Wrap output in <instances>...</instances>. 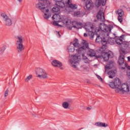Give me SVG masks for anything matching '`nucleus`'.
Segmentation results:
<instances>
[{
	"label": "nucleus",
	"mask_w": 130,
	"mask_h": 130,
	"mask_svg": "<svg viewBox=\"0 0 130 130\" xmlns=\"http://www.w3.org/2000/svg\"><path fill=\"white\" fill-rule=\"evenodd\" d=\"M66 26L67 28L69 29H72V28H75V29H82L83 27V23L78 21H73L72 23L71 20H69L66 22Z\"/></svg>",
	"instance_id": "7"
},
{
	"label": "nucleus",
	"mask_w": 130,
	"mask_h": 130,
	"mask_svg": "<svg viewBox=\"0 0 130 130\" xmlns=\"http://www.w3.org/2000/svg\"><path fill=\"white\" fill-rule=\"evenodd\" d=\"M68 49L69 52H74V51H76V49H77V48H75L74 47L70 46L68 47Z\"/></svg>",
	"instance_id": "28"
},
{
	"label": "nucleus",
	"mask_w": 130,
	"mask_h": 130,
	"mask_svg": "<svg viewBox=\"0 0 130 130\" xmlns=\"http://www.w3.org/2000/svg\"><path fill=\"white\" fill-rule=\"evenodd\" d=\"M88 67L86 65H84L82 66V69H84V70H87V68Z\"/></svg>",
	"instance_id": "39"
},
{
	"label": "nucleus",
	"mask_w": 130,
	"mask_h": 130,
	"mask_svg": "<svg viewBox=\"0 0 130 130\" xmlns=\"http://www.w3.org/2000/svg\"><path fill=\"white\" fill-rule=\"evenodd\" d=\"M72 99L67 98L66 101V109H71V104L72 102Z\"/></svg>",
	"instance_id": "18"
},
{
	"label": "nucleus",
	"mask_w": 130,
	"mask_h": 130,
	"mask_svg": "<svg viewBox=\"0 0 130 130\" xmlns=\"http://www.w3.org/2000/svg\"><path fill=\"white\" fill-rule=\"evenodd\" d=\"M52 11L53 13H58V11H59V8L57 7H54L52 9Z\"/></svg>",
	"instance_id": "30"
},
{
	"label": "nucleus",
	"mask_w": 130,
	"mask_h": 130,
	"mask_svg": "<svg viewBox=\"0 0 130 130\" xmlns=\"http://www.w3.org/2000/svg\"><path fill=\"white\" fill-rule=\"evenodd\" d=\"M55 2L56 6L59 7V8H64L66 7V4L62 2V0H53Z\"/></svg>",
	"instance_id": "16"
},
{
	"label": "nucleus",
	"mask_w": 130,
	"mask_h": 130,
	"mask_svg": "<svg viewBox=\"0 0 130 130\" xmlns=\"http://www.w3.org/2000/svg\"><path fill=\"white\" fill-rule=\"evenodd\" d=\"M7 49V46L3 45L2 47L0 48V54H2L3 52H5V50Z\"/></svg>",
	"instance_id": "29"
},
{
	"label": "nucleus",
	"mask_w": 130,
	"mask_h": 130,
	"mask_svg": "<svg viewBox=\"0 0 130 130\" xmlns=\"http://www.w3.org/2000/svg\"><path fill=\"white\" fill-rule=\"evenodd\" d=\"M74 17H83V16H84V14L82 12L76 11L74 12Z\"/></svg>",
	"instance_id": "25"
},
{
	"label": "nucleus",
	"mask_w": 130,
	"mask_h": 130,
	"mask_svg": "<svg viewBox=\"0 0 130 130\" xmlns=\"http://www.w3.org/2000/svg\"><path fill=\"white\" fill-rule=\"evenodd\" d=\"M86 109H87V110L89 111V110L91 109V108H90V107H87Z\"/></svg>",
	"instance_id": "43"
},
{
	"label": "nucleus",
	"mask_w": 130,
	"mask_h": 130,
	"mask_svg": "<svg viewBox=\"0 0 130 130\" xmlns=\"http://www.w3.org/2000/svg\"><path fill=\"white\" fill-rule=\"evenodd\" d=\"M85 52H86V49L84 50V51L82 53H78V54H79V55H82V57L83 59H87V57L85 56V55H84V53H85Z\"/></svg>",
	"instance_id": "32"
},
{
	"label": "nucleus",
	"mask_w": 130,
	"mask_h": 130,
	"mask_svg": "<svg viewBox=\"0 0 130 130\" xmlns=\"http://www.w3.org/2000/svg\"><path fill=\"white\" fill-rule=\"evenodd\" d=\"M62 107H63L64 108H66V102L63 103V104H62Z\"/></svg>",
	"instance_id": "40"
},
{
	"label": "nucleus",
	"mask_w": 130,
	"mask_h": 130,
	"mask_svg": "<svg viewBox=\"0 0 130 130\" xmlns=\"http://www.w3.org/2000/svg\"><path fill=\"white\" fill-rule=\"evenodd\" d=\"M9 95V89H7L6 91L5 92L4 96L5 97H7Z\"/></svg>",
	"instance_id": "35"
},
{
	"label": "nucleus",
	"mask_w": 130,
	"mask_h": 130,
	"mask_svg": "<svg viewBox=\"0 0 130 130\" xmlns=\"http://www.w3.org/2000/svg\"><path fill=\"white\" fill-rule=\"evenodd\" d=\"M125 68H126V67H128V66H127V63L126 62L125 63Z\"/></svg>",
	"instance_id": "42"
},
{
	"label": "nucleus",
	"mask_w": 130,
	"mask_h": 130,
	"mask_svg": "<svg viewBox=\"0 0 130 130\" xmlns=\"http://www.w3.org/2000/svg\"><path fill=\"white\" fill-rule=\"evenodd\" d=\"M51 63L53 67L55 68H60V70H62V67H62V63H61V62L55 59L52 61Z\"/></svg>",
	"instance_id": "15"
},
{
	"label": "nucleus",
	"mask_w": 130,
	"mask_h": 130,
	"mask_svg": "<svg viewBox=\"0 0 130 130\" xmlns=\"http://www.w3.org/2000/svg\"><path fill=\"white\" fill-rule=\"evenodd\" d=\"M88 55L91 57H93V56H96V53L94 50H89L88 52Z\"/></svg>",
	"instance_id": "24"
},
{
	"label": "nucleus",
	"mask_w": 130,
	"mask_h": 130,
	"mask_svg": "<svg viewBox=\"0 0 130 130\" xmlns=\"http://www.w3.org/2000/svg\"><path fill=\"white\" fill-rule=\"evenodd\" d=\"M33 78V75H29L28 76H27L25 79H24V82L25 83H28L29 81H30L32 78Z\"/></svg>",
	"instance_id": "26"
},
{
	"label": "nucleus",
	"mask_w": 130,
	"mask_h": 130,
	"mask_svg": "<svg viewBox=\"0 0 130 130\" xmlns=\"http://www.w3.org/2000/svg\"><path fill=\"white\" fill-rule=\"evenodd\" d=\"M93 2L91 0H88L86 1V8L87 10H91L93 8Z\"/></svg>",
	"instance_id": "21"
},
{
	"label": "nucleus",
	"mask_w": 130,
	"mask_h": 130,
	"mask_svg": "<svg viewBox=\"0 0 130 130\" xmlns=\"http://www.w3.org/2000/svg\"><path fill=\"white\" fill-rule=\"evenodd\" d=\"M107 0H96L95 6L96 7H99L100 6H105L106 4V1Z\"/></svg>",
	"instance_id": "17"
},
{
	"label": "nucleus",
	"mask_w": 130,
	"mask_h": 130,
	"mask_svg": "<svg viewBox=\"0 0 130 130\" xmlns=\"http://www.w3.org/2000/svg\"><path fill=\"white\" fill-rule=\"evenodd\" d=\"M118 62V63L120 66L121 65V64H123V63H124V55L122 54L120 56V57L119 58Z\"/></svg>",
	"instance_id": "22"
},
{
	"label": "nucleus",
	"mask_w": 130,
	"mask_h": 130,
	"mask_svg": "<svg viewBox=\"0 0 130 130\" xmlns=\"http://www.w3.org/2000/svg\"><path fill=\"white\" fill-rule=\"evenodd\" d=\"M79 56H80V55H72L71 59L70 60L71 67H72V68L74 69H76L77 70H78V66L80 60V59H79Z\"/></svg>",
	"instance_id": "10"
},
{
	"label": "nucleus",
	"mask_w": 130,
	"mask_h": 130,
	"mask_svg": "<svg viewBox=\"0 0 130 130\" xmlns=\"http://www.w3.org/2000/svg\"><path fill=\"white\" fill-rule=\"evenodd\" d=\"M129 87L130 85L128 84L124 83L121 85V83L120 84V87H117L116 90H115L116 93H119L120 92H123L124 93H127L129 92Z\"/></svg>",
	"instance_id": "9"
},
{
	"label": "nucleus",
	"mask_w": 130,
	"mask_h": 130,
	"mask_svg": "<svg viewBox=\"0 0 130 130\" xmlns=\"http://www.w3.org/2000/svg\"><path fill=\"white\" fill-rule=\"evenodd\" d=\"M84 37H87V34L84 33Z\"/></svg>",
	"instance_id": "45"
},
{
	"label": "nucleus",
	"mask_w": 130,
	"mask_h": 130,
	"mask_svg": "<svg viewBox=\"0 0 130 130\" xmlns=\"http://www.w3.org/2000/svg\"><path fill=\"white\" fill-rule=\"evenodd\" d=\"M113 42L111 43V44H112V43H114V42H115L114 40H113Z\"/></svg>",
	"instance_id": "46"
},
{
	"label": "nucleus",
	"mask_w": 130,
	"mask_h": 130,
	"mask_svg": "<svg viewBox=\"0 0 130 130\" xmlns=\"http://www.w3.org/2000/svg\"><path fill=\"white\" fill-rule=\"evenodd\" d=\"M36 75L37 78L41 80H46L48 78V74L42 68H38L36 70Z\"/></svg>",
	"instance_id": "8"
},
{
	"label": "nucleus",
	"mask_w": 130,
	"mask_h": 130,
	"mask_svg": "<svg viewBox=\"0 0 130 130\" xmlns=\"http://www.w3.org/2000/svg\"><path fill=\"white\" fill-rule=\"evenodd\" d=\"M94 125L99 127H107L108 124L102 122H98L94 124Z\"/></svg>",
	"instance_id": "20"
},
{
	"label": "nucleus",
	"mask_w": 130,
	"mask_h": 130,
	"mask_svg": "<svg viewBox=\"0 0 130 130\" xmlns=\"http://www.w3.org/2000/svg\"><path fill=\"white\" fill-rule=\"evenodd\" d=\"M96 18L98 20H100L101 22H105V17L104 16V11H99Z\"/></svg>",
	"instance_id": "14"
},
{
	"label": "nucleus",
	"mask_w": 130,
	"mask_h": 130,
	"mask_svg": "<svg viewBox=\"0 0 130 130\" xmlns=\"http://www.w3.org/2000/svg\"><path fill=\"white\" fill-rule=\"evenodd\" d=\"M117 14H118L119 17H123V15H124L123 11L121 9H118L117 11Z\"/></svg>",
	"instance_id": "27"
},
{
	"label": "nucleus",
	"mask_w": 130,
	"mask_h": 130,
	"mask_svg": "<svg viewBox=\"0 0 130 130\" xmlns=\"http://www.w3.org/2000/svg\"><path fill=\"white\" fill-rule=\"evenodd\" d=\"M17 1H18V2H19V3L22 2V0H17Z\"/></svg>",
	"instance_id": "48"
},
{
	"label": "nucleus",
	"mask_w": 130,
	"mask_h": 130,
	"mask_svg": "<svg viewBox=\"0 0 130 130\" xmlns=\"http://www.w3.org/2000/svg\"><path fill=\"white\" fill-rule=\"evenodd\" d=\"M113 35H114V36H115V38H109V40H110L109 42V43H110V41H111V40H115V42H116V43L118 45H123V43L122 39H121L119 38H117L115 34H113Z\"/></svg>",
	"instance_id": "13"
},
{
	"label": "nucleus",
	"mask_w": 130,
	"mask_h": 130,
	"mask_svg": "<svg viewBox=\"0 0 130 130\" xmlns=\"http://www.w3.org/2000/svg\"><path fill=\"white\" fill-rule=\"evenodd\" d=\"M121 70H125V68H123V67H121Z\"/></svg>",
	"instance_id": "47"
},
{
	"label": "nucleus",
	"mask_w": 130,
	"mask_h": 130,
	"mask_svg": "<svg viewBox=\"0 0 130 130\" xmlns=\"http://www.w3.org/2000/svg\"><path fill=\"white\" fill-rule=\"evenodd\" d=\"M123 53H124V51H123Z\"/></svg>",
	"instance_id": "50"
},
{
	"label": "nucleus",
	"mask_w": 130,
	"mask_h": 130,
	"mask_svg": "<svg viewBox=\"0 0 130 130\" xmlns=\"http://www.w3.org/2000/svg\"><path fill=\"white\" fill-rule=\"evenodd\" d=\"M82 1H83V2H85V0H82Z\"/></svg>",
	"instance_id": "49"
},
{
	"label": "nucleus",
	"mask_w": 130,
	"mask_h": 130,
	"mask_svg": "<svg viewBox=\"0 0 130 130\" xmlns=\"http://www.w3.org/2000/svg\"><path fill=\"white\" fill-rule=\"evenodd\" d=\"M57 37H58V38H60L61 36H60V34L59 33V31H58V32H57Z\"/></svg>",
	"instance_id": "38"
},
{
	"label": "nucleus",
	"mask_w": 130,
	"mask_h": 130,
	"mask_svg": "<svg viewBox=\"0 0 130 130\" xmlns=\"http://www.w3.org/2000/svg\"><path fill=\"white\" fill-rule=\"evenodd\" d=\"M108 58H111L113 57V53L110 52L107 54Z\"/></svg>",
	"instance_id": "33"
},
{
	"label": "nucleus",
	"mask_w": 130,
	"mask_h": 130,
	"mask_svg": "<svg viewBox=\"0 0 130 130\" xmlns=\"http://www.w3.org/2000/svg\"><path fill=\"white\" fill-rule=\"evenodd\" d=\"M126 68L127 69L128 71H130V66H127Z\"/></svg>",
	"instance_id": "41"
},
{
	"label": "nucleus",
	"mask_w": 130,
	"mask_h": 130,
	"mask_svg": "<svg viewBox=\"0 0 130 130\" xmlns=\"http://www.w3.org/2000/svg\"><path fill=\"white\" fill-rule=\"evenodd\" d=\"M85 29L89 36L91 38H93L94 37V27L93 25H91L90 23H87L85 24Z\"/></svg>",
	"instance_id": "11"
},
{
	"label": "nucleus",
	"mask_w": 130,
	"mask_h": 130,
	"mask_svg": "<svg viewBox=\"0 0 130 130\" xmlns=\"http://www.w3.org/2000/svg\"><path fill=\"white\" fill-rule=\"evenodd\" d=\"M120 84L121 82L119 79L116 78L114 82H110L109 86L112 89H115V90H116L117 88L120 87Z\"/></svg>",
	"instance_id": "12"
},
{
	"label": "nucleus",
	"mask_w": 130,
	"mask_h": 130,
	"mask_svg": "<svg viewBox=\"0 0 130 130\" xmlns=\"http://www.w3.org/2000/svg\"><path fill=\"white\" fill-rule=\"evenodd\" d=\"M67 4L69 5V8H70V9H72V10H76V9H77L78 8L77 5L72 3V0H68V2L66 3V4Z\"/></svg>",
	"instance_id": "19"
},
{
	"label": "nucleus",
	"mask_w": 130,
	"mask_h": 130,
	"mask_svg": "<svg viewBox=\"0 0 130 130\" xmlns=\"http://www.w3.org/2000/svg\"><path fill=\"white\" fill-rule=\"evenodd\" d=\"M52 18L54 20L52 23L53 26H58L61 27L66 26V17L64 16L54 14Z\"/></svg>",
	"instance_id": "4"
},
{
	"label": "nucleus",
	"mask_w": 130,
	"mask_h": 130,
	"mask_svg": "<svg viewBox=\"0 0 130 130\" xmlns=\"http://www.w3.org/2000/svg\"><path fill=\"white\" fill-rule=\"evenodd\" d=\"M112 67H113V64H110V65L108 66H105V72H107L108 70H110V69H112Z\"/></svg>",
	"instance_id": "31"
},
{
	"label": "nucleus",
	"mask_w": 130,
	"mask_h": 130,
	"mask_svg": "<svg viewBox=\"0 0 130 130\" xmlns=\"http://www.w3.org/2000/svg\"><path fill=\"white\" fill-rule=\"evenodd\" d=\"M15 47L18 53H21L25 49V46L23 43L25 41V38L22 35H18L15 37Z\"/></svg>",
	"instance_id": "3"
},
{
	"label": "nucleus",
	"mask_w": 130,
	"mask_h": 130,
	"mask_svg": "<svg viewBox=\"0 0 130 130\" xmlns=\"http://www.w3.org/2000/svg\"><path fill=\"white\" fill-rule=\"evenodd\" d=\"M109 77L110 79H112L115 77V71L113 70H111L108 72Z\"/></svg>",
	"instance_id": "23"
},
{
	"label": "nucleus",
	"mask_w": 130,
	"mask_h": 130,
	"mask_svg": "<svg viewBox=\"0 0 130 130\" xmlns=\"http://www.w3.org/2000/svg\"><path fill=\"white\" fill-rule=\"evenodd\" d=\"M113 29L112 25H107L104 23H101L99 27L95 29V34L97 37L95 40L96 42H101L103 46H105L109 42V33Z\"/></svg>",
	"instance_id": "1"
},
{
	"label": "nucleus",
	"mask_w": 130,
	"mask_h": 130,
	"mask_svg": "<svg viewBox=\"0 0 130 130\" xmlns=\"http://www.w3.org/2000/svg\"><path fill=\"white\" fill-rule=\"evenodd\" d=\"M50 6V3L48 0H44L42 2H40L36 5V8L44 13V18L46 20L51 17V13L49 11Z\"/></svg>",
	"instance_id": "2"
},
{
	"label": "nucleus",
	"mask_w": 130,
	"mask_h": 130,
	"mask_svg": "<svg viewBox=\"0 0 130 130\" xmlns=\"http://www.w3.org/2000/svg\"><path fill=\"white\" fill-rule=\"evenodd\" d=\"M1 18L5 25L7 27H11L13 25V21L5 12H1L0 14Z\"/></svg>",
	"instance_id": "6"
},
{
	"label": "nucleus",
	"mask_w": 130,
	"mask_h": 130,
	"mask_svg": "<svg viewBox=\"0 0 130 130\" xmlns=\"http://www.w3.org/2000/svg\"><path fill=\"white\" fill-rule=\"evenodd\" d=\"M71 44L76 48V51L77 53H83L85 49L89 48V44L88 43H84L82 46H80L78 39H75Z\"/></svg>",
	"instance_id": "5"
},
{
	"label": "nucleus",
	"mask_w": 130,
	"mask_h": 130,
	"mask_svg": "<svg viewBox=\"0 0 130 130\" xmlns=\"http://www.w3.org/2000/svg\"><path fill=\"white\" fill-rule=\"evenodd\" d=\"M126 75L128 77H130V71L129 70H127V71H126Z\"/></svg>",
	"instance_id": "37"
},
{
	"label": "nucleus",
	"mask_w": 130,
	"mask_h": 130,
	"mask_svg": "<svg viewBox=\"0 0 130 130\" xmlns=\"http://www.w3.org/2000/svg\"><path fill=\"white\" fill-rule=\"evenodd\" d=\"M96 77H97L98 79H99V80H100V81H101V82H102L103 79H102V78H101V77H100L98 75H96Z\"/></svg>",
	"instance_id": "36"
},
{
	"label": "nucleus",
	"mask_w": 130,
	"mask_h": 130,
	"mask_svg": "<svg viewBox=\"0 0 130 130\" xmlns=\"http://www.w3.org/2000/svg\"><path fill=\"white\" fill-rule=\"evenodd\" d=\"M118 20L120 23L122 22V16H118Z\"/></svg>",
	"instance_id": "34"
},
{
	"label": "nucleus",
	"mask_w": 130,
	"mask_h": 130,
	"mask_svg": "<svg viewBox=\"0 0 130 130\" xmlns=\"http://www.w3.org/2000/svg\"><path fill=\"white\" fill-rule=\"evenodd\" d=\"M128 61H130V56L127 57Z\"/></svg>",
	"instance_id": "44"
}]
</instances>
